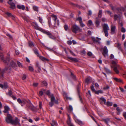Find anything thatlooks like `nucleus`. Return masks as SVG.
<instances>
[{
	"label": "nucleus",
	"instance_id": "obj_5",
	"mask_svg": "<svg viewBox=\"0 0 126 126\" xmlns=\"http://www.w3.org/2000/svg\"><path fill=\"white\" fill-rule=\"evenodd\" d=\"M103 31L105 34V36L107 37L108 36V31L109 30L110 28L107 24H104L103 25Z\"/></svg>",
	"mask_w": 126,
	"mask_h": 126
},
{
	"label": "nucleus",
	"instance_id": "obj_40",
	"mask_svg": "<svg viewBox=\"0 0 126 126\" xmlns=\"http://www.w3.org/2000/svg\"><path fill=\"white\" fill-rule=\"evenodd\" d=\"M33 9L34 10L37 12L38 11V8L37 6H33Z\"/></svg>",
	"mask_w": 126,
	"mask_h": 126
},
{
	"label": "nucleus",
	"instance_id": "obj_7",
	"mask_svg": "<svg viewBox=\"0 0 126 126\" xmlns=\"http://www.w3.org/2000/svg\"><path fill=\"white\" fill-rule=\"evenodd\" d=\"M110 33L111 34H114L115 33L116 27L115 26L111 25Z\"/></svg>",
	"mask_w": 126,
	"mask_h": 126
},
{
	"label": "nucleus",
	"instance_id": "obj_30",
	"mask_svg": "<svg viewBox=\"0 0 126 126\" xmlns=\"http://www.w3.org/2000/svg\"><path fill=\"white\" fill-rule=\"evenodd\" d=\"M100 99L101 101V102H103L105 104H106V100L103 97L100 98Z\"/></svg>",
	"mask_w": 126,
	"mask_h": 126
},
{
	"label": "nucleus",
	"instance_id": "obj_12",
	"mask_svg": "<svg viewBox=\"0 0 126 126\" xmlns=\"http://www.w3.org/2000/svg\"><path fill=\"white\" fill-rule=\"evenodd\" d=\"M119 24H120V25L122 27L121 31L123 32H126V29L124 27H123V24L122 22L119 21V20L118 21Z\"/></svg>",
	"mask_w": 126,
	"mask_h": 126
},
{
	"label": "nucleus",
	"instance_id": "obj_6",
	"mask_svg": "<svg viewBox=\"0 0 126 126\" xmlns=\"http://www.w3.org/2000/svg\"><path fill=\"white\" fill-rule=\"evenodd\" d=\"M80 30V28L76 25H73L72 27V31L74 33H76L77 31Z\"/></svg>",
	"mask_w": 126,
	"mask_h": 126
},
{
	"label": "nucleus",
	"instance_id": "obj_13",
	"mask_svg": "<svg viewBox=\"0 0 126 126\" xmlns=\"http://www.w3.org/2000/svg\"><path fill=\"white\" fill-rule=\"evenodd\" d=\"M17 8L19 9L24 10L25 9V6L23 5L18 4L17 6Z\"/></svg>",
	"mask_w": 126,
	"mask_h": 126
},
{
	"label": "nucleus",
	"instance_id": "obj_25",
	"mask_svg": "<svg viewBox=\"0 0 126 126\" xmlns=\"http://www.w3.org/2000/svg\"><path fill=\"white\" fill-rule=\"evenodd\" d=\"M90 77H88L85 79V82L87 84H89L90 82Z\"/></svg>",
	"mask_w": 126,
	"mask_h": 126
},
{
	"label": "nucleus",
	"instance_id": "obj_35",
	"mask_svg": "<svg viewBox=\"0 0 126 126\" xmlns=\"http://www.w3.org/2000/svg\"><path fill=\"white\" fill-rule=\"evenodd\" d=\"M88 26H91L93 25V24L91 20H90L88 21Z\"/></svg>",
	"mask_w": 126,
	"mask_h": 126
},
{
	"label": "nucleus",
	"instance_id": "obj_51",
	"mask_svg": "<svg viewBox=\"0 0 126 126\" xmlns=\"http://www.w3.org/2000/svg\"><path fill=\"white\" fill-rule=\"evenodd\" d=\"M52 16L54 18L53 19L55 21V22H56V21L57 19V16H56L54 15H52Z\"/></svg>",
	"mask_w": 126,
	"mask_h": 126
},
{
	"label": "nucleus",
	"instance_id": "obj_1",
	"mask_svg": "<svg viewBox=\"0 0 126 126\" xmlns=\"http://www.w3.org/2000/svg\"><path fill=\"white\" fill-rule=\"evenodd\" d=\"M5 121L8 123L14 125H17L19 126H21L19 122L20 120L17 118L16 117L15 120H13L12 116L9 113L7 114V116L5 117Z\"/></svg>",
	"mask_w": 126,
	"mask_h": 126
},
{
	"label": "nucleus",
	"instance_id": "obj_57",
	"mask_svg": "<svg viewBox=\"0 0 126 126\" xmlns=\"http://www.w3.org/2000/svg\"><path fill=\"white\" fill-rule=\"evenodd\" d=\"M6 14L9 17H11L13 15L11 13H6Z\"/></svg>",
	"mask_w": 126,
	"mask_h": 126
},
{
	"label": "nucleus",
	"instance_id": "obj_61",
	"mask_svg": "<svg viewBox=\"0 0 126 126\" xmlns=\"http://www.w3.org/2000/svg\"><path fill=\"white\" fill-rule=\"evenodd\" d=\"M7 36H8L9 37V38H12V36L9 33L7 34Z\"/></svg>",
	"mask_w": 126,
	"mask_h": 126
},
{
	"label": "nucleus",
	"instance_id": "obj_18",
	"mask_svg": "<svg viewBox=\"0 0 126 126\" xmlns=\"http://www.w3.org/2000/svg\"><path fill=\"white\" fill-rule=\"evenodd\" d=\"M0 87L2 88L6 89L8 87L7 84L6 82H4V85L0 84Z\"/></svg>",
	"mask_w": 126,
	"mask_h": 126
},
{
	"label": "nucleus",
	"instance_id": "obj_62",
	"mask_svg": "<svg viewBox=\"0 0 126 126\" xmlns=\"http://www.w3.org/2000/svg\"><path fill=\"white\" fill-rule=\"evenodd\" d=\"M12 19H13V20H15V16L13 15H12V16L11 17Z\"/></svg>",
	"mask_w": 126,
	"mask_h": 126
},
{
	"label": "nucleus",
	"instance_id": "obj_9",
	"mask_svg": "<svg viewBox=\"0 0 126 126\" xmlns=\"http://www.w3.org/2000/svg\"><path fill=\"white\" fill-rule=\"evenodd\" d=\"M74 119L76 122L80 126H82L84 125V122L79 119H76V118H75Z\"/></svg>",
	"mask_w": 126,
	"mask_h": 126
},
{
	"label": "nucleus",
	"instance_id": "obj_60",
	"mask_svg": "<svg viewBox=\"0 0 126 126\" xmlns=\"http://www.w3.org/2000/svg\"><path fill=\"white\" fill-rule=\"evenodd\" d=\"M123 116L125 117V119H126V112H124L123 113Z\"/></svg>",
	"mask_w": 126,
	"mask_h": 126
},
{
	"label": "nucleus",
	"instance_id": "obj_42",
	"mask_svg": "<svg viewBox=\"0 0 126 126\" xmlns=\"http://www.w3.org/2000/svg\"><path fill=\"white\" fill-rule=\"evenodd\" d=\"M42 83L43 86H47V82L45 81H43Z\"/></svg>",
	"mask_w": 126,
	"mask_h": 126
},
{
	"label": "nucleus",
	"instance_id": "obj_17",
	"mask_svg": "<svg viewBox=\"0 0 126 126\" xmlns=\"http://www.w3.org/2000/svg\"><path fill=\"white\" fill-rule=\"evenodd\" d=\"M63 95L64 97H65L67 99L71 100L72 98L70 97H68L67 94L65 92H64L63 93Z\"/></svg>",
	"mask_w": 126,
	"mask_h": 126
},
{
	"label": "nucleus",
	"instance_id": "obj_14",
	"mask_svg": "<svg viewBox=\"0 0 126 126\" xmlns=\"http://www.w3.org/2000/svg\"><path fill=\"white\" fill-rule=\"evenodd\" d=\"M68 59L69 60L73 62H78V60L75 58H72L70 57H68Z\"/></svg>",
	"mask_w": 126,
	"mask_h": 126
},
{
	"label": "nucleus",
	"instance_id": "obj_38",
	"mask_svg": "<svg viewBox=\"0 0 126 126\" xmlns=\"http://www.w3.org/2000/svg\"><path fill=\"white\" fill-rule=\"evenodd\" d=\"M23 18L24 21L26 22H28L29 21V19L28 17L26 16L23 17Z\"/></svg>",
	"mask_w": 126,
	"mask_h": 126
},
{
	"label": "nucleus",
	"instance_id": "obj_53",
	"mask_svg": "<svg viewBox=\"0 0 126 126\" xmlns=\"http://www.w3.org/2000/svg\"><path fill=\"white\" fill-rule=\"evenodd\" d=\"M79 23L80 24L81 26L82 27H83L85 26V25L83 23L82 21Z\"/></svg>",
	"mask_w": 126,
	"mask_h": 126
},
{
	"label": "nucleus",
	"instance_id": "obj_59",
	"mask_svg": "<svg viewBox=\"0 0 126 126\" xmlns=\"http://www.w3.org/2000/svg\"><path fill=\"white\" fill-rule=\"evenodd\" d=\"M43 94V92L42 91H40L39 92V95L40 96H41Z\"/></svg>",
	"mask_w": 126,
	"mask_h": 126
},
{
	"label": "nucleus",
	"instance_id": "obj_39",
	"mask_svg": "<svg viewBox=\"0 0 126 126\" xmlns=\"http://www.w3.org/2000/svg\"><path fill=\"white\" fill-rule=\"evenodd\" d=\"M103 93V91L101 90H99L95 92V93L97 94H98L99 93L102 94Z\"/></svg>",
	"mask_w": 126,
	"mask_h": 126
},
{
	"label": "nucleus",
	"instance_id": "obj_2",
	"mask_svg": "<svg viewBox=\"0 0 126 126\" xmlns=\"http://www.w3.org/2000/svg\"><path fill=\"white\" fill-rule=\"evenodd\" d=\"M34 26L35 29L37 30L40 31L48 35V37L50 38L55 40V37L49 31H47L46 30L43 29L42 28L39 27L37 24L36 22L34 23Z\"/></svg>",
	"mask_w": 126,
	"mask_h": 126
},
{
	"label": "nucleus",
	"instance_id": "obj_15",
	"mask_svg": "<svg viewBox=\"0 0 126 126\" xmlns=\"http://www.w3.org/2000/svg\"><path fill=\"white\" fill-rule=\"evenodd\" d=\"M103 52V55H107L108 54V50L107 49V47L106 46H105L104 48Z\"/></svg>",
	"mask_w": 126,
	"mask_h": 126
},
{
	"label": "nucleus",
	"instance_id": "obj_8",
	"mask_svg": "<svg viewBox=\"0 0 126 126\" xmlns=\"http://www.w3.org/2000/svg\"><path fill=\"white\" fill-rule=\"evenodd\" d=\"M55 98L53 95H52L51 96V97L50 98L51 101L49 103V106L52 107L53 105L54 101L55 100Z\"/></svg>",
	"mask_w": 126,
	"mask_h": 126
},
{
	"label": "nucleus",
	"instance_id": "obj_56",
	"mask_svg": "<svg viewBox=\"0 0 126 126\" xmlns=\"http://www.w3.org/2000/svg\"><path fill=\"white\" fill-rule=\"evenodd\" d=\"M26 76L25 75H23V76L22 77V79L23 80H24L26 79Z\"/></svg>",
	"mask_w": 126,
	"mask_h": 126
},
{
	"label": "nucleus",
	"instance_id": "obj_20",
	"mask_svg": "<svg viewBox=\"0 0 126 126\" xmlns=\"http://www.w3.org/2000/svg\"><path fill=\"white\" fill-rule=\"evenodd\" d=\"M113 79L117 82L123 83V80L122 79L120 78H113Z\"/></svg>",
	"mask_w": 126,
	"mask_h": 126
},
{
	"label": "nucleus",
	"instance_id": "obj_28",
	"mask_svg": "<svg viewBox=\"0 0 126 126\" xmlns=\"http://www.w3.org/2000/svg\"><path fill=\"white\" fill-rule=\"evenodd\" d=\"M103 121L105 122L108 125V123L110 122V119L109 118H107L103 119Z\"/></svg>",
	"mask_w": 126,
	"mask_h": 126
},
{
	"label": "nucleus",
	"instance_id": "obj_54",
	"mask_svg": "<svg viewBox=\"0 0 126 126\" xmlns=\"http://www.w3.org/2000/svg\"><path fill=\"white\" fill-rule=\"evenodd\" d=\"M12 91L11 90H9L8 92V94L10 96H11L12 95Z\"/></svg>",
	"mask_w": 126,
	"mask_h": 126
},
{
	"label": "nucleus",
	"instance_id": "obj_58",
	"mask_svg": "<svg viewBox=\"0 0 126 126\" xmlns=\"http://www.w3.org/2000/svg\"><path fill=\"white\" fill-rule=\"evenodd\" d=\"M38 83H34L33 84V86L34 87H36L38 85Z\"/></svg>",
	"mask_w": 126,
	"mask_h": 126
},
{
	"label": "nucleus",
	"instance_id": "obj_55",
	"mask_svg": "<svg viewBox=\"0 0 126 126\" xmlns=\"http://www.w3.org/2000/svg\"><path fill=\"white\" fill-rule=\"evenodd\" d=\"M42 102L41 101L39 102V108L40 109H41L42 108Z\"/></svg>",
	"mask_w": 126,
	"mask_h": 126
},
{
	"label": "nucleus",
	"instance_id": "obj_33",
	"mask_svg": "<svg viewBox=\"0 0 126 126\" xmlns=\"http://www.w3.org/2000/svg\"><path fill=\"white\" fill-rule=\"evenodd\" d=\"M102 15V11L101 10H100L99 11L98 14V17H101Z\"/></svg>",
	"mask_w": 126,
	"mask_h": 126
},
{
	"label": "nucleus",
	"instance_id": "obj_47",
	"mask_svg": "<svg viewBox=\"0 0 126 126\" xmlns=\"http://www.w3.org/2000/svg\"><path fill=\"white\" fill-rule=\"evenodd\" d=\"M29 70L31 71H32L34 70L33 68L30 66H29Z\"/></svg>",
	"mask_w": 126,
	"mask_h": 126
},
{
	"label": "nucleus",
	"instance_id": "obj_4",
	"mask_svg": "<svg viewBox=\"0 0 126 126\" xmlns=\"http://www.w3.org/2000/svg\"><path fill=\"white\" fill-rule=\"evenodd\" d=\"M0 59L2 60L6 65H8L11 60L9 56H6L5 57L4 56H0Z\"/></svg>",
	"mask_w": 126,
	"mask_h": 126
},
{
	"label": "nucleus",
	"instance_id": "obj_49",
	"mask_svg": "<svg viewBox=\"0 0 126 126\" xmlns=\"http://www.w3.org/2000/svg\"><path fill=\"white\" fill-rule=\"evenodd\" d=\"M91 90L93 92H95L96 91L93 85H92L91 86Z\"/></svg>",
	"mask_w": 126,
	"mask_h": 126
},
{
	"label": "nucleus",
	"instance_id": "obj_64",
	"mask_svg": "<svg viewBox=\"0 0 126 126\" xmlns=\"http://www.w3.org/2000/svg\"><path fill=\"white\" fill-rule=\"evenodd\" d=\"M68 44L69 45H71L72 44V42L70 41H67Z\"/></svg>",
	"mask_w": 126,
	"mask_h": 126
},
{
	"label": "nucleus",
	"instance_id": "obj_26",
	"mask_svg": "<svg viewBox=\"0 0 126 126\" xmlns=\"http://www.w3.org/2000/svg\"><path fill=\"white\" fill-rule=\"evenodd\" d=\"M52 123L51 124L52 126H54V125L57 126L58 125L57 122L54 120H52Z\"/></svg>",
	"mask_w": 126,
	"mask_h": 126
},
{
	"label": "nucleus",
	"instance_id": "obj_52",
	"mask_svg": "<svg viewBox=\"0 0 126 126\" xmlns=\"http://www.w3.org/2000/svg\"><path fill=\"white\" fill-rule=\"evenodd\" d=\"M64 27L65 31H67L68 28V26L66 24L64 26Z\"/></svg>",
	"mask_w": 126,
	"mask_h": 126
},
{
	"label": "nucleus",
	"instance_id": "obj_27",
	"mask_svg": "<svg viewBox=\"0 0 126 126\" xmlns=\"http://www.w3.org/2000/svg\"><path fill=\"white\" fill-rule=\"evenodd\" d=\"M69 108L68 110L69 112H71L73 111V108L72 106L70 105L69 106Z\"/></svg>",
	"mask_w": 126,
	"mask_h": 126
},
{
	"label": "nucleus",
	"instance_id": "obj_3",
	"mask_svg": "<svg viewBox=\"0 0 126 126\" xmlns=\"http://www.w3.org/2000/svg\"><path fill=\"white\" fill-rule=\"evenodd\" d=\"M111 61L113 65L111 66V68H113V70L117 74H118L119 73V69H120V67L119 65L117 64L118 63L117 60L114 59L113 60H111Z\"/></svg>",
	"mask_w": 126,
	"mask_h": 126
},
{
	"label": "nucleus",
	"instance_id": "obj_21",
	"mask_svg": "<svg viewBox=\"0 0 126 126\" xmlns=\"http://www.w3.org/2000/svg\"><path fill=\"white\" fill-rule=\"evenodd\" d=\"M27 106L29 108L32 110H34L35 109L34 107L30 102L29 103L28 105Z\"/></svg>",
	"mask_w": 126,
	"mask_h": 126
},
{
	"label": "nucleus",
	"instance_id": "obj_19",
	"mask_svg": "<svg viewBox=\"0 0 126 126\" xmlns=\"http://www.w3.org/2000/svg\"><path fill=\"white\" fill-rule=\"evenodd\" d=\"M4 110L3 111V112L5 113H8L9 111L10 110V108L8 106H5L4 107Z\"/></svg>",
	"mask_w": 126,
	"mask_h": 126
},
{
	"label": "nucleus",
	"instance_id": "obj_44",
	"mask_svg": "<svg viewBox=\"0 0 126 126\" xmlns=\"http://www.w3.org/2000/svg\"><path fill=\"white\" fill-rule=\"evenodd\" d=\"M8 67H6L3 70V72H5L7 71L8 70Z\"/></svg>",
	"mask_w": 126,
	"mask_h": 126
},
{
	"label": "nucleus",
	"instance_id": "obj_24",
	"mask_svg": "<svg viewBox=\"0 0 126 126\" xmlns=\"http://www.w3.org/2000/svg\"><path fill=\"white\" fill-rule=\"evenodd\" d=\"M36 66L38 68V71L40 72V71L41 70L40 66L39 65V63L38 62H36L35 64Z\"/></svg>",
	"mask_w": 126,
	"mask_h": 126
},
{
	"label": "nucleus",
	"instance_id": "obj_45",
	"mask_svg": "<svg viewBox=\"0 0 126 126\" xmlns=\"http://www.w3.org/2000/svg\"><path fill=\"white\" fill-rule=\"evenodd\" d=\"M77 20L79 21V23L82 21V19L81 17H79L77 19Z\"/></svg>",
	"mask_w": 126,
	"mask_h": 126
},
{
	"label": "nucleus",
	"instance_id": "obj_46",
	"mask_svg": "<svg viewBox=\"0 0 126 126\" xmlns=\"http://www.w3.org/2000/svg\"><path fill=\"white\" fill-rule=\"evenodd\" d=\"M116 110L117 111H118V112L117 113V114L118 115L120 114V109L119 107H117V108Z\"/></svg>",
	"mask_w": 126,
	"mask_h": 126
},
{
	"label": "nucleus",
	"instance_id": "obj_36",
	"mask_svg": "<svg viewBox=\"0 0 126 126\" xmlns=\"http://www.w3.org/2000/svg\"><path fill=\"white\" fill-rule=\"evenodd\" d=\"M47 48L48 50L50 51H53V52L54 51V50L56 49V48L54 47H53L52 48Z\"/></svg>",
	"mask_w": 126,
	"mask_h": 126
},
{
	"label": "nucleus",
	"instance_id": "obj_22",
	"mask_svg": "<svg viewBox=\"0 0 126 126\" xmlns=\"http://www.w3.org/2000/svg\"><path fill=\"white\" fill-rule=\"evenodd\" d=\"M97 38V40H96L94 37H93L92 39L93 41L95 42H98L99 43H100V41L101 40V39L98 37Z\"/></svg>",
	"mask_w": 126,
	"mask_h": 126
},
{
	"label": "nucleus",
	"instance_id": "obj_63",
	"mask_svg": "<svg viewBox=\"0 0 126 126\" xmlns=\"http://www.w3.org/2000/svg\"><path fill=\"white\" fill-rule=\"evenodd\" d=\"M71 76L74 79L75 78V76L73 74L72 72L71 73Z\"/></svg>",
	"mask_w": 126,
	"mask_h": 126
},
{
	"label": "nucleus",
	"instance_id": "obj_16",
	"mask_svg": "<svg viewBox=\"0 0 126 126\" xmlns=\"http://www.w3.org/2000/svg\"><path fill=\"white\" fill-rule=\"evenodd\" d=\"M39 56L40 59L43 61H49V60L42 56Z\"/></svg>",
	"mask_w": 126,
	"mask_h": 126
},
{
	"label": "nucleus",
	"instance_id": "obj_32",
	"mask_svg": "<svg viewBox=\"0 0 126 126\" xmlns=\"http://www.w3.org/2000/svg\"><path fill=\"white\" fill-rule=\"evenodd\" d=\"M106 104L108 106H111L112 105V103L109 101H107Z\"/></svg>",
	"mask_w": 126,
	"mask_h": 126
},
{
	"label": "nucleus",
	"instance_id": "obj_23",
	"mask_svg": "<svg viewBox=\"0 0 126 126\" xmlns=\"http://www.w3.org/2000/svg\"><path fill=\"white\" fill-rule=\"evenodd\" d=\"M17 102L20 104H23V105H24L26 102V100H23L21 101V99L20 98H18L17 100Z\"/></svg>",
	"mask_w": 126,
	"mask_h": 126
},
{
	"label": "nucleus",
	"instance_id": "obj_11",
	"mask_svg": "<svg viewBox=\"0 0 126 126\" xmlns=\"http://www.w3.org/2000/svg\"><path fill=\"white\" fill-rule=\"evenodd\" d=\"M10 64L11 66L13 68H15L17 66L16 62L13 60L11 61L10 63Z\"/></svg>",
	"mask_w": 126,
	"mask_h": 126
},
{
	"label": "nucleus",
	"instance_id": "obj_41",
	"mask_svg": "<svg viewBox=\"0 0 126 126\" xmlns=\"http://www.w3.org/2000/svg\"><path fill=\"white\" fill-rule=\"evenodd\" d=\"M114 19L115 21H116L117 18H119V16L116 15H115L114 16Z\"/></svg>",
	"mask_w": 126,
	"mask_h": 126
},
{
	"label": "nucleus",
	"instance_id": "obj_31",
	"mask_svg": "<svg viewBox=\"0 0 126 126\" xmlns=\"http://www.w3.org/2000/svg\"><path fill=\"white\" fill-rule=\"evenodd\" d=\"M67 124H68V125H70L72 123L71 122V119L69 116L68 119L67 120Z\"/></svg>",
	"mask_w": 126,
	"mask_h": 126
},
{
	"label": "nucleus",
	"instance_id": "obj_48",
	"mask_svg": "<svg viewBox=\"0 0 126 126\" xmlns=\"http://www.w3.org/2000/svg\"><path fill=\"white\" fill-rule=\"evenodd\" d=\"M34 51V52L35 53V54L36 55H38L39 54V53L38 52V50L37 49H35L33 50Z\"/></svg>",
	"mask_w": 126,
	"mask_h": 126
},
{
	"label": "nucleus",
	"instance_id": "obj_50",
	"mask_svg": "<svg viewBox=\"0 0 126 126\" xmlns=\"http://www.w3.org/2000/svg\"><path fill=\"white\" fill-rule=\"evenodd\" d=\"M95 23H96V25L97 27H98L99 25V23H100L99 21L97 20L96 21Z\"/></svg>",
	"mask_w": 126,
	"mask_h": 126
},
{
	"label": "nucleus",
	"instance_id": "obj_10",
	"mask_svg": "<svg viewBox=\"0 0 126 126\" xmlns=\"http://www.w3.org/2000/svg\"><path fill=\"white\" fill-rule=\"evenodd\" d=\"M8 4L10 5V8L12 9H14L16 8L15 4L12 2H8Z\"/></svg>",
	"mask_w": 126,
	"mask_h": 126
},
{
	"label": "nucleus",
	"instance_id": "obj_29",
	"mask_svg": "<svg viewBox=\"0 0 126 126\" xmlns=\"http://www.w3.org/2000/svg\"><path fill=\"white\" fill-rule=\"evenodd\" d=\"M17 65L19 67L21 68L23 67V65L22 63L18 61H17Z\"/></svg>",
	"mask_w": 126,
	"mask_h": 126
},
{
	"label": "nucleus",
	"instance_id": "obj_37",
	"mask_svg": "<svg viewBox=\"0 0 126 126\" xmlns=\"http://www.w3.org/2000/svg\"><path fill=\"white\" fill-rule=\"evenodd\" d=\"M105 70L106 72L108 74H111V72L107 68H105Z\"/></svg>",
	"mask_w": 126,
	"mask_h": 126
},
{
	"label": "nucleus",
	"instance_id": "obj_43",
	"mask_svg": "<svg viewBox=\"0 0 126 126\" xmlns=\"http://www.w3.org/2000/svg\"><path fill=\"white\" fill-rule=\"evenodd\" d=\"M29 44L30 47H32L34 46V45L32 42H29Z\"/></svg>",
	"mask_w": 126,
	"mask_h": 126
},
{
	"label": "nucleus",
	"instance_id": "obj_34",
	"mask_svg": "<svg viewBox=\"0 0 126 126\" xmlns=\"http://www.w3.org/2000/svg\"><path fill=\"white\" fill-rule=\"evenodd\" d=\"M46 94L49 96L50 97V98L51 97V96L52 95H53V94H51L50 93L49 91H48L46 92Z\"/></svg>",
	"mask_w": 126,
	"mask_h": 126
}]
</instances>
